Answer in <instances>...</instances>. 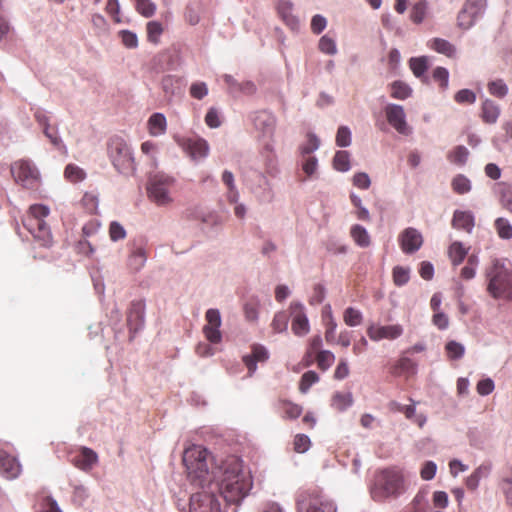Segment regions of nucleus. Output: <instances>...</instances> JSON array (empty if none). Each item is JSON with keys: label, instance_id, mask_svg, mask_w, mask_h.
Listing matches in <instances>:
<instances>
[{"label": "nucleus", "instance_id": "f257e3e1", "mask_svg": "<svg viewBox=\"0 0 512 512\" xmlns=\"http://www.w3.org/2000/svg\"><path fill=\"white\" fill-rule=\"evenodd\" d=\"M183 463L194 485L205 488L206 484L215 482L217 490L229 502L241 501L252 488V477L236 456L216 462L205 447L192 445L185 449Z\"/></svg>", "mask_w": 512, "mask_h": 512}, {"label": "nucleus", "instance_id": "f03ea898", "mask_svg": "<svg viewBox=\"0 0 512 512\" xmlns=\"http://www.w3.org/2000/svg\"><path fill=\"white\" fill-rule=\"evenodd\" d=\"M404 491L403 474L395 467L378 471L370 487L371 497L376 502H384L388 498L398 497Z\"/></svg>", "mask_w": 512, "mask_h": 512}, {"label": "nucleus", "instance_id": "7ed1b4c3", "mask_svg": "<svg viewBox=\"0 0 512 512\" xmlns=\"http://www.w3.org/2000/svg\"><path fill=\"white\" fill-rule=\"evenodd\" d=\"M487 292L494 299L512 300V270L495 259L485 270Z\"/></svg>", "mask_w": 512, "mask_h": 512}, {"label": "nucleus", "instance_id": "20e7f679", "mask_svg": "<svg viewBox=\"0 0 512 512\" xmlns=\"http://www.w3.org/2000/svg\"><path fill=\"white\" fill-rule=\"evenodd\" d=\"M50 209L42 204H34L29 207L23 219V225L40 246L50 247L53 237L45 218L49 215Z\"/></svg>", "mask_w": 512, "mask_h": 512}, {"label": "nucleus", "instance_id": "39448f33", "mask_svg": "<svg viewBox=\"0 0 512 512\" xmlns=\"http://www.w3.org/2000/svg\"><path fill=\"white\" fill-rule=\"evenodd\" d=\"M108 155L113 166L122 174L130 175L135 171V161L127 142L121 137H113L108 143Z\"/></svg>", "mask_w": 512, "mask_h": 512}, {"label": "nucleus", "instance_id": "423d86ee", "mask_svg": "<svg viewBox=\"0 0 512 512\" xmlns=\"http://www.w3.org/2000/svg\"><path fill=\"white\" fill-rule=\"evenodd\" d=\"M217 493L227 503L221 493L215 487V482L206 484L201 492L192 495L190 499V512H225V507L221 506ZM237 501L236 503H239Z\"/></svg>", "mask_w": 512, "mask_h": 512}, {"label": "nucleus", "instance_id": "0eeeda50", "mask_svg": "<svg viewBox=\"0 0 512 512\" xmlns=\"http://www.w3.org/2000/svg\"><path fill=\"white\" fill-rule=\"evenodd\" d=\"M297 505L301 512H336L334 503L317 488L302 491L297 498Z\"/></svg>", "mask_w": 512, "mask_h": 512}, {"label": "nucleus", "instance_id": "6e6552de", "mask_svg": "<svg viewBox=\"0 0 512 512\" xmlns=\"http://www.w3.org/2000/svg\"><path fill=\"white\" fill-rule=\"evenodd\" d=\"M174 179L165 175H155L147 188L149 198L158 206L168 205L172 202L170 195Z\"/></svg>", "mask_w": 512, "mask_h": 512}, {"label": "nucleus", "instance_id": "1a4fd4ad", "mask_svg": "<svg viewBox=\"0 0 512 512\" xmlns=\"http://www.w3.org/2000/svg\"><path fill=\"white\" fill-rule=\"evenodd\" d=\"M11 173L16 180L25 188H34L37 186L40 174L37 167L30 160H19L12 164Z\"/></svg>", "mask_w": 512, "mask_h": 512}, {"label": "nucleus", "instance_id": "9d476101", "mask_svg": "<svg viewBox=\"0 0 512 512\" xmlns=\"http://www.w3.org/2000/svg\"><path fill=\"white\" fill-rule=\"evenodd\" d=\"M206 324L203 327L205 338L213 344H218L222 340L220 331L221 315L217 309H208L205 313Z\"/></svg>", "mask_w": 512, "mask_h": 512}, {"label": "nucleus", "instance_id": "9b49d317", "mask_svg": "<svg viewBox=\"0 0 512 512\" xmlns=\"http://www.w3.org/2000/svg\"><path fill=\"white\" fill-rule=\"evenodd\" d=\"M385 115L388 123L399 133L405 136L411 134V128L406 122L404 109L400 105L389 104L385 107Z\"/></svg>", "mask_w": 512, "mask_h": 512}, {"label": "nucleus", "instance_id": "f8f14e48", "mask_svg": "<svg viewBox=\"0 0 512 512\" xmlns=\"http://www.w3.org/2000/svg\"><path fill=\"white\" fill-rule=\"evenodd\" d=\"M292 315L291 329L296 336H305L310 331V325L302 303L292 302L290 304Z\"/></svg>", "mask_w": 512, "mask_h": 512}, {"label": "nucleus", "instance_id": "ddd939ff", "mask_svg": "<svg viewBox=\"0 0 512 512\" xmlns=\"http://www.w3.org/2000/svg\"><path fill=\"white\" fill-rule=\"evenodd\" d=\"M401 250L405 254H413L423 245L422 234L413 227L404 229L398 236Z\"/></svg>", "mask_w": 512, "mask_h": 512}, {"label": "nucleus", "instance_id": "4468645a", "mask_svg": "<svg viewBox=\"0 0 512 512\" xmlns=\"http://www.w3.org/2000/svg\"><path fill=\"white\" fill-rule=\"evenodd\" d=\"M403 334V327L400 324L386 326H370L367 329V335L373 341L382 339L394 340Z\"/></svg>", "mask_w": 512, "mask_h": 512}, {"label": "nucleus", "instance_id": "2eb2a0df", "mask_svg": "<svg viewBox=\"0 0 512 512\" xmlns=\"http://www.w3.org/2000/svg\"><path fill=\"white\" fill-rule=\"evenodd\" d=\"M20 473L21 465L18 460L5 450L0 449V474L7 479H15Z\"/></svg>", "mask_w": 512, "mask_h": 512}, {"label": "nucleus", "instance_id": "dca6fc26", "mask_svg": "<svg viewBox=\"0 0 512 512\" xmlns=\"http://www.w3.org/2000/svg\"><path fill=\"white\" fill-rule=\"evenodd\" d=\"M145 303L141 300L133 301L127 314V325L130 332L136 333L144 324Z\"/></svg>", "mask_w": 512, "mask_h": 512}, {"label": "nucleus", "instance_id": "f3484780", "mask_svg": "<svg viewBox=\"0 0 512 512\" xmlns=\"http://www.w3.org/2000/svg\"><path fill=\"white\" fill-rule=\"evenodd\" d=\"M269 357L267 349L260 344H253L251 354L243 356L242 360L248 369L249 376H252L257 369V362H265Z\"/></svg>", "mask_w": 512, "mask_h": 512}, {"label": "nucleus", "instance_id": "a211bd4d", "mask_svg": "<svg viewBox=\"0 0 512 512\" xmlns=\"http://www.w3.org/2000/svg\"><path fill=\"white\" fill-rule=\"evenodd\" d=\"M254 127L264 135H272L276 125L275 116L266 110L255 112L252 117Z\"/></svg>", "mask_w": 512, "mask_h": 512}, {"label": "nucleus", "instance_id": "6ab92c4d", "mask_svg": "<svg viewBox=\"0 0 512 512\" xmlns=\"http://www.w3.org/2000/svg\"><path fill=\"white\" fill-rule=\"evenodd\" d=\"M98 462V455L97 453L88 447H82L79 450V453L76 454L73 459L72 463L79 469L83 471H89L91 470Z\"/></svg>", "mask_w": 512, "mask_h": 512}, {"label": "nucleus", "instance_id": "aec40b11", "mask_svg": "<svg viewBox=\"0 0 512 512\" xmlns=\"http://www.w3.org/2000/svg\"><path fill=\"white\" fill-rule=\"evenodd\" d=\"M276 9L279 17L291 30L296 31L299 29V19L293 14L292 2L288 0H279L277 2Z\"/></svg>", "mask_w": 512, "mask_h": 512}, {"label": "nucleus", "instance_id": "412c9836", "mask_svg": "<svg viewBox=\"0 0 512 512\" xmlns=\"http://www.w3.org/2000/svg\"><path fill=\"white\" fill-rule=\"evenodd\" d=\"M184 148L194 160L206 157L209 152L208 143L202 138L186 140Z\"/></svg>", "mask_w": 512, "mask_h": 512}, {"label": "nucleus", "instance_id": "4be33fe9", "mask_svg": "<svg viewBox=\"0 0 512 512\" xmlns=\"http://www.w3.org/2000/svg\"><path fill=\"white\" fill-rule=\"evenodd\" d=\"M277 407L281 412V417L285 420H295L299 418L303 412L301 405L282 398L278 400Z\"/></svg>", "mask_w": 512, "mask_h": 512}, {"label": "nucleus", "instance_id": "5701e85b", "mask_svg": "<svg viewBox=\"0 0 512 512\" xmlns=\"http://www.w3.org/2000/svg\"><path fill=\"white\" fill-rule=\"evenodd\" d=\"M481 119L487 124H494L500 116V107L494 101L485 99L481 105Z\"/></svg>", "mask_w": 512, "mask_h": 512}, {"label": "nucleus", "instance_id": "b1692460", "mask_svg": "<svg viewBox=\"0 0 512 512\" xmlns=\"http://www.w3.org/2000/svg\"><path fill=\"white\" fill-rule=\"evenodd\" d=\"M455 229H462L470 233L474 227V216L471 212L456 210L452 219Z\"/></svg>", "mask_w": 512, "mask_h": 512}, {"label": "nucleus", "instance_id": "393cba45", "mask_svg": "<svg viewBox=\"0 0 512 512\" xmlns=\"http://www.w3.org/2000/svg\"><path fill=\"white\" fill-rule=\"evenodd\" d=\"M147 126L150 135H162L167 129L166 117L162 113H154L149 117Z\"/></svg>", "mask_w": 512, "mask_h": 512}, {"label": "nucleus", "instance_id": "a878e982", "mask_svg": "<svg viewBox=\"0 0 512 512\" xmlns=\"http://www.w3.org/2000/svg\"><path fill=\"white\" fill-rule=\"evenodd\" d=\"M429 47L449 58H454L456 56L455 46L445 39L433 38L429 41Z\"/></svg>", "mask_w": 512, "mask_h": 512}, {"label": "nucleus", "instance_id": "bb28decb", "mask_svg": "<svg viewBox=\"0 0 512 512\" xmlns=\"http://www.w3.org/2000/svg\"><path fill=\"white\" fill-rule=\"evenodd\" d=\"M416 370V363L405 356L399 358V360L391 367V373L395 376L402 374H413Z\"/></svg>", "mask_w": 512, "mask_h": 512}, {"label": "nucleus", "instance_id": "cd10ccee", "mask_svg": "<svg viewBox=\"0 0 512 512\" xmlns=\"http://www.w3.org/2000/svg\"><path fill=\"white\" fill-rule=\"evenodd\" d=\"M146 259V250L143 247H136L129 255L128 265L133 271L137 272L144 267Z\"/></svg>", "mask_w": 512, "mask_h": 512}, {"label": "nucleus", "instance_id": "c85d7f7f", "mask_svg": "<svg viewBox=\"0 0 512 512\" xmlns=\"http://www.w3.org/2000/svg\"><path fill=\"white\" fill-rule=\"evenodd\" d=\"M350 235L357 245L360 247H368L370 245V236L367 230L361 225H353Z\"/></svg>", "mask_w": 512, "mask_h": 512}, {"label": "nucleus", "instance_id": "c756f323", "mask_svg": "<svg viewBox=\"0 0 512 512\" xmlns=\"http://www.w3.org/2000/svg\"><path fill=\"white\" fill-rule=\"evenodd\" d=\"M467 253L468 250L465 249L462 243L458 241L453 242L448 249L449 258L454 266H457L460 263H462Z\"/></svg>", "mask_w": 512, "mask_h": 512}, {"label": "nucleus", "instance_id": "7c9ffc66", "mask_svg": "<svg viewBox=\"0 0 512 512\" xmlns=\"http://www.w3.org/2000/svg\"><path fill=\"white\" fill-rule=\"evenodd\" d=\"M409 67L417 78H422L429 67L428 58L425 56L411 58Z\"/></svg>", "mask_w": 512, "mask_h": 512}, {"label": "nucleus", "instance_id": "2f4dec72", "mask_svg": "<svg viewBox=\"0 0 512 512\" xmlns=\"http://www.w3.org/2000/svg\"><path fill=\"white\" fill-rule=\"evenodd\" d=\"M260 301L257 298L249 299L243 306L245 319L249 322H257Z\"/></svg>", "mask_w": 512, "mask_h": 512}, {"label": "nucleus", "instance_id": "473e14b6", "mask_svg": "<svg viewBox=\"0 0 512 512\" xmlns=\"http://www.w3.org/2000/svg\"><path fill=\"white\" fill-rule=\"evenodd\" d=\"M487 89L492 96L499 99L504 98L509 91L507 84L502 79L488 82Z\"/></svg>", "mask_w": 512, "mask_h": 512}, {"label": "nucleus", "instance_id": "72a5a7b5", "mask_svg": "<svg viewBox=\"0 0 512 512\" xmlns=\"http://www.w3.org/2000/svg\"><path fill=\"white\" fill-rule=\"evenodd\" d=\"M446 356L449 360H459L464 356L465 347L454 340H451L445 345Z\"/></svg>", "mask_w": 512, "mask_h": 512}, {"label": "nucleus", "instance_id": "f704fd0d", "mask_svg": "<svg viewBox=\"0 0 512 512\" xmlns=\"http://www.w3.org/2000/svg\"><path fill=\"white\" fill-rule=\"evenodd\" d=\"M164 28L158 21H150L146 25L147 40L153 44H158L160 36L162 35Z\"/></svg>", "mask_w": 512, "mask_h": 512}, {"label": "nucleus", "instance_id": "c9c22d12", "mask_svg": "<svg viewBox=\"0 0 512 512\" xmlns=\"http://www.w3.org/2000/svg\"><path fill=\"white\" fill-rule=\"evenodd\" d=\"M44 135L50 140L51 144L57 149L61 150L63 153H67V148L64 145L61 137L58 134V129L56 126H49L43 129Z\"/></svg>", "mask_w": 512, "mask_h": 512}, {"label": "nucleus", "instance_id": "e433bc0d", "mask_svg": "<svg viewBox=\"0 0 512 512\" xmlns=\"http://www.w3.org/2000/svg\"><path fill=\"white\" fill-rule=\"evenodd\" d=\"M333 166L340 172H346L350 169V154L348 151H337L333 158Z\"/></svg>", "mask_w": 512, "mask_h": 512}, {"label": "nucleus", "instance_id": "4c0bfd02", "mask_svg": "<svg viewBox=\"0 0 512 512\" xmlns=\"http://www.w3.org/2000/svg\"><path fill=\"white\" fill-rule=\"evenodd\" d=\"M392 278L396 286H404L410 280V269L408 267L395 266L392 270Z\"/></svg>", "mask_w": 512, "mask_h": 512}, {"label": "nucleus", "instance_id": "58836bf2", "mask_svg": "<svg viewBox=\"0 0 512 512\" xmlns=\"http://www.w3.org/2000/svg\"><path fill=\"white\" fill-rule=\"evenodd\" d=\"M315 359H316L318 368L322 371H326L334 363L335 356L329 350H321V351L317 352Z\"/></svg>", "mask_w": 512, "mask_h": 512}, {"label": "nucleus", "instance_id": "ea45409f", "mask_svg": "<svg viewBox=\"0 0 512 512\" xmlns=\"http://www.w3.org/2000/svg\"><path fill=\"white\" fill-rule=\"evenodd\" d=\"M289 316L285 311L277 312L271 322V327L274 333H282L287 330Z\"/></svg>", "mask_w": 512, "mask_h": 512}, {"label": "nucleus", "instance_id": "a19ab883", "mask_svg": "<svg viewBox=\"0 0 512 512\" xmlns=\"http://www.w3.org/2000/svg\"><path fill=\"white\" fill-rule=\"evenodd\" d=\"M343 320L346 325L354 327V326H358L362 323L363 315L359 310H357L353 307H348L344 311Z\"/></svg>", "mask_w": 512, "mask_h": 512}, {"label": "nucleus", "instance_id": "79ce46f5", "mask_svg": "<svg viewBox=\"0 0 512 512\" xmlns=\"http://www.w3.org/2000/svg\"><path fill=\"white\" fill-rule=\"evenodd\" d=\"M478 16L479 15H476L475 12H472L464 6L458 14V25L463 29H468L474 24Z\"/></svg>", "mask_w": 512, "mask_h": 512}, {"label": "nucleus", "instance_id": "37998d69", "mask_svg": "<svg viewBox=\"0 0 512 512\" xmlns=\"http://www.w3.org/2000/svg\"><path fill=\"white\" fill-rule=\"evenodd\" d=\"M136 10L143 17L150 18L156 12V4L152 0H136Z\"/></svg>", "mask_w": 512, "mask_h": 512}, {"label": "nucleus", "instance_id": "c03bdc74", "mask_svg": "<svg viewBox=\"0 0 512 512\" xmlns=\"http://www.w3.org/2000/svg\"><path fill=\"white\" fill-rule=\"evenodd\" d=\"M495 228L497 234L502 239L512 238V226L509 221L505 218H497L495 220Z\"/></svg>", "mask_w": 512, "mask_h": 512}, {"label": "nucleus", "instance_id": "a18cd8bd", "mask_svg": "<svg viewBox=\"0 0 512 512\" xmlns=\"http://www.w3.org/2000/svg\"><path fill=\"white\" fill-rule=\"evenodd\" d=\"M411 94V89L400 81H395L391 85V97L395 99L404 100Z\"/></svg>", "mask_w": 512, "mask_h": 512}, {"label": "nucleus", "instance_id": "49530a36", "mask_svg": "<svg viewBox=\"0 0 512 512\" xmlns=\"http://www.w3.org/2000/svg\"><path fill=\"white\" fill-rule=\"evenodd\" d=\"M319 381V376L315 371L305 372L300 380L299 390L301 393H306L310 387Z\"/></svg>", "mask_w": 512, "mask_h": 512}, {"label": "nucleus", "instance_id": "de8ad7c7", "mask_svg": "<svg viewBox=\"0 0 512 512\" xmlns=\"http://www.w3.org/2000/svg\"><path fill=\"white\" fill-rule=\"evenodd\" d=\"M469 152L464 146H456L449 154L448 159L455 164L462 165L466 162Z\"/></svg>", "mask_w": 512, "mask_h": 512}, {"label": "nucleus", "instance_id": "09e8293b", "mask_svg": "<svg viewBox=\"0 0 512 512\" xmlns=\"http://www.w3.org/2000/svg\"><path fill=\"white\" fill-rule=\"evenodd\" d=\"M352 402L353 398L350 393H336L332 399V405L339 411H343L348 408Z\"/></svg>", "mask_w": 512, "mask_h": 512}, {"label": "nucleus", "instance_id": "8fccbe9b", "mask_svg": "<svg viewBox=\"0 0 512 512\" xmlns=\"http://www.w3.org/2000/svg\"><path fill=\"white\" fill-rule=\"evenodd\" d=\"M426 12L427 3L425 1H419L412 7L410 18L414 23L419 24L424 20Z\"/></svg>", "mask_w": 512, "mask_h": 512}, {"label": "nucleus", "instance_id": "3c124183", "mask_svg": "<svg viewBox=\"0 0 512 512\" xmlns=\"http://www.w3.org/2000/svg\"><path fill=\"white\" fill-rule=\"evenodd\" d=\"M318 48L321 52L328 55H334L337 52L335 40L329 35H324L320 38Z\"/></svg>", "mask_w": 512, "mask_h": 512}, {"label": "nucleus", "instance_id": "603ef678", "mask_svg": "<svg viewBox=\"0 0 512 512\" xmlns=\"http://www.w3.org/2000/svg\"><path fill=\"white\" fill-rule=\"evenodd\" d=\"M452 189L458 194H464L470 191L471 184L468 178L463 175H457L452 180Z\"/></svg>", "mask_w": 512, "mask_h": 512}, {"label": "nucleus", "instance_id": "864d4df0", "mask_svg": "<svg viewBox=\"0 0 512 512\" xmlns=\"http://www.w3.org/2000/svg\"><path fill=\"white\" fill-rule=\"evenodd\" d=\"M64 175L69 181L78 182L84 179L85 172L80 167L69 164L65 168Z\"/></svg>", "mask_w": 512, "mask_h": 512}, {"label": "nucleus", "instance_id": "5fc2aeb1", "mask_svg": "<svg viewBox=\"0 0 512 512\" xmlns=\"http://www.w3.org/2000/svg\"><path fill=\"white\" fill-rule=\"evenodd\" d=\"M311 446L310 438L305 434H297L294 437L293 448L297 453L306 452Z\"/></svg>", "mask_w": 512, "mask_h": 512}, {"label": "nucleus", "instance_id": "6e6d98bb", "mask_svg": "<svg viewBox=\"0 0 512 512\" xmlns=\"http://www.w3.org/2000/svg\"><path fill=\"white\" fill-rule=\"evenodd\" d=\"M351 144V131L347 126H340L336 134V145L347 147Z\"/></svg>", "mask_w": 512, "mask_h": 512}, {"label": "nucleus", "instance_id": "4d7b16f0", "mask_svg": "<svg viewBox=\"0 0 512 512\" xmlns=\"http://www.w3.org/2000/svg\"><path fill=\"white\" fill-rule=\"evenodd\" d=\"M454 100L459 104H473L476 101V95L469 89H462L455 94Z\"/></svg>", "mask_w": 512, "mask_h": 512}, {"label": "nucleus", "instance_id": "13d9d810", "mask_svg": "<svg viewBox=\"0 0 512 512\" xmlns=\"http://www.w3.org/2000/svg\"><path fill=\"white\" fill-rule=\"evenodd\" d=\"M191 97L201 100L208 94V87L204 82L192 83L189 89Z\"/></svg>", "mask_w": 512, "mask_h": 512}, {"label": "nucleus", "instance_id": "bf43d9fd", "mask_svg": "<svg viewBox=\"0 0 512 512\" xmlns=\"http://www.w3.org/2000/svg\"><path fill=\"white\" fill-rule=\"evenodd\" d=\"M119 36L125 47L136 48L138 46V38L135 33L129 30H122L119 32Z\"/></svg>", "mask_w": 512, "mask_h": 512}, {"label": "nucleus", "instance_id": "052dcab7", "mask_svg": "<svg viewBox=\"0 0 512 512\" xmlns=\"http://www.w3.org/2000/svg\"><path fill=\"white\" fill-rule=\"evenodd\" d=\"M433 79L439 83L441 88L446 89L448 86L449 73L444 67H437L433 71Z\"/></svg>", "mask_w": 512, "mask_h": 512}, {"label": "nucleus", "instance_id": "680f3d73", "mask_svg": "<svg viewBox=\"0 0 512 512\" xmlns=\"http://www.w3.org/2000/svg\"><path fill=\"white\" fill-rule=\"evenodd\" d=\"M109 235L112 241H118L126 237V231L121 224L114 221L110 224Z\"/></svg>", "mask_w": 512, "mask_h": 512}, {"label": "nucleus", "instance_id": "e2e57ef3", "mask_svg": "<svg viewBox=\"0 0 512 512\" xmlns=\"http://www.w3.org/2000/svg\"><path fill=\"white\" fill-rule=\"evenodd\" d=\"M325 298V288L321 284H316L313 287L312 294L309 298L310 305H318L323 302Z\"/></svg>", "mask_w": 512, "mask_h": 512}, {"label": "nucleus", "instance_id": "0e129e2a", "mask_svg": "<svg viewBox=\"0 0 512 512\" xmlns=\"http://www.w3.org/2000/svg\"><path fill=\"white\" fill-rule=\"evenodd\" d=\"M222 181L228 187L230 195L229 200L232 202L236 201V192L234 185V176L230 171L225 170L222 174Z\"/></svg>", "mask_w": 512, "mask_h": 512}, {"label": "nucleus", "instance_id": "69168bd1", "mask_svg": "<svg viewBox=\"0 0 512 512\" xmlns=\"http://www.w3.org/2000/svg\"><path fill=\"white\" fill-rule=\"evenodd\" d=\"M353 185L359 189L366 190L370 187L371 181L367 173L358 172L353 176Z\"/></svg>", "mask_w": 512, "mask_h": 512}, {"label": "nucleus", "instance_id": "338daca9", "mask_svg": "<svg viewBox=\"0 0 512 512\" xmlns=\"http://www.w3.org/2000/svg\"><path fill=\"white\" fill-rule=\"evenodd\" d=\"M327 26V20L322 15H314L311 19V30L314 34H320Z\"/></svg>", "mask_w": 512, "mask_h": 512}, {"label": "nucleus", "instance_id": "774afa93", "mask_svg": "<svg viewBox=\"0 0 512 512\" xmlns=\"http://www.w3.org/2000/svg\"><path fill=\"white\" fill-rule=\"evenodd\" d=\"M477 392L482 396L489 395L494 390V382L490 378L482 379L477 383Z\"/></svg>", "mask_w": 512, "mask_h": 512}]
</instances>
